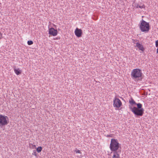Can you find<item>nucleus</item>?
<instances>
[{
	"label": "nucleus",
	"instance_id": "7",
	"mask_svg": "<svg viewBox=\"0 0 158 158\" xmlns=\"http://www.w3.org/2000/svg\"><path fill=\"white\" fill-rule=\"evenodd\" d=\"M58 34L57 30H55L53 27H51L49 29V34L53 36H56Z\"/></svg>",
	"mask_w": 158,
	"mask_h": 158
},
{
	"label": "nucleus",
	"instance_id": "3",
	"mask_svg": "<svg viewBox=\"0 0 158 158\" xmlns=\"http://www.w3.org/2000/svg\"><path fill=\"white\" fill-rule=\"evenodd\" d=\"M139 29L141 31L148 33L150 29L149 23L142 19L139 24Z\"/></svg>",
	"mask_w": 158,
	"mask_h": 158
},
{
	"label": "nucleus",
	"instance_id": "21",
	"mask_svg": "<svg viewBox=\"0 0 158 158\" xmlns=\"http://www.w3.org/2000/svg\"><path fill=\"white\" fill-rule=\"evenodd\" d=\"M156 53L158 54V52H156Z\"/></svg>",
	"mask_w": 158,
	"mask_h": 158
},
{
	"label": "nucleus",
	"instance_id": "8",
	"mask_svg": "<svg viewBox=\"0 0 158 158\" xmlns=\"http://www.w3.org/2000/svg\"><path fill=\"white\" fill-rule=\"evenodd\" d=\"M74 32L76 35L78 37H81V36L82 33L81 30V29H79L77 28L76 29Z\"/></svg>",
	"mask_w": 158,
	"mask_h": 158
},
{
	"label": "nucleus",
	"instance_id": "2",
	"mask_svg": "<svg viewBox=\"0 0 158 158\" xmlns=\"http://www.w3.org/2000/svg\"><path fill=\"white\" fill-rule=\"evenodd\" d=\"M142 73L141 70L139 69H133L131 72V77L135 80H140L142 79Z\"/></svg>",
	"mask_w": 158,
	"mask_h": 158
},
{
	"label": "nucleus",
	"instance_id": "9",
	"mask_svg": "<svg viewBox=\"0 0 158 158\" xmlns=\"http://www.w3.org/2000/svg\"><path fill=\"white\" fill-rule=\"evenodd\" d=\"M136 45L135 47H137L140 50L143 52L145 50V48H144L143 45L139 42H137L135 44Z\"/></svg>",
	"mask_w": 158,
	"mask_h": 158
},
{
	"label": "nucleus",
	"instance_id": "6",
	"mask_svg": "<svg viewBox=\"0 0 158 158\" xmlns=\"http://www.w3.org/2000/svg\"><path fill=\"white\" fill-rule=\"evenodd\" d=\"M122 105V103L118 98L115 97L113 101V106L114 107L118 109Z\"/></svg>",
	"mask_w": 158,
	"mask_h": 158
},
{
	"label": "nucleus",
	"instance_id": "17",
	"mask_svg": "<svg viewBox=\"0 0 158 158\" xmlns=\"http://www.w3.org/2000/svg\"><path fill=\"white\" fill-rule=\"evenodd\" d=\"M134 7L136 8H138V7H139V5L137 4V3H135L134 5Z\"/></svg>",
	"mask_w": 158,
	"mask_h": 158
},
{
	"label": "nucleus",
	"instance_id": "11",
	"mask_svg": "<svg viewBox=\"0 0 158 158\" xmlns=\"http://www.w3.org/2000/svg\"><path fill=\"white\" fill-rule=\"evenodd\" d=\"M14 70L15 73L17 75H19L21 73L22 71L19 69H16L15 68H14Z\"/></svg>",
	"mask_w": 158,
	"mask_h": 158
},
{
	"label": "nucleus",
	"instance_id": "20",
	"mask_svg": "<svg viewBox=\"0 0 158 158\" xmlns=\"http://www.w3.org/2000/svg\"><path fill=\"white\" fill-rule=\"evenodd\" d=\"M34 146H35V145H34Z\"/></svg>",
	"mask_w": 158,
	"mask_h": 158
},
{
	"label": "nucleus",
	"instance_id": "4",
	"mask_svg": "<svg viewBox=\"0 0 158 158\" xmlns=\"http://www.w3.org/2000/svg\"><path fill=\"white\" fill-rule=\"evenodd\" d=\"M120 146V144L118 143L117 139H111L110 148L111 151H117Z\"/></svg>",
	"mask_w": 158,
	"mask_h": 158
},
{
	"label": "nucleus",
	"instance_id": "14",
	"mask_svg": "<svg viewBox=\"0 0 158 158\" xmlns=\"http://www.w3.org/2000/svg\"><path fill=\"white\" fill-rule=\"evenodd\" d=\"M155 45L156 47L158 48L156 49V52H158V40L156 41Z\"/></svg>",
	"mask_w": 158,
	"mask_h": 158
},
{
	"label": "nucleus",
	"instance_id": "18",
	"mask_svg": "<svg viewBox=\"0 0 158 158\" xmlns=\"http://www.w3.org/2000/svg\"><path fill=\"white\" fill-rule=\"evenodd\" d=\"M139 8H145V5L143 4V5L142 6H139Z\"/></svg>",
	"mask_w": 158,
	"mask_h": 158
},
{
	"label": "nucleus",
	"instance_id": "15",
	"mask_svg": "<svg viewBox=\"0 0 158 158\" xmlns=\"http://www.w3.org/2000/svg\"><path fill=\"white\" fill-rule=\"evenodd\" d=\"M27 44L28 45H31L33 44V42L31 40H29L27 41Z\"/></svg>",
	"mask_w": 158,
	"mask_h": 158
},
{
	"label": "nucleus",
	"instance_id": "12",
	"mask_svg": "<svg viewBox=\"0 0 158 158\" xmlns=\"http://www.w3.org/2000/svg\"><path fill=\"white\" fill-rule=\"evenodd\" d=\"M42 150V148L41 147H39L36 148V151L38 153L40 152Z\"/></svg>",
	"mask_w": 158,
	"mask_h": 158
},
{
	"label": "nucleus",
	"instance_id": "13",
	"mask_svg": "<svg viewBox=\"0 0 158 158\" xmlns=\"http://www.w3.org/2000/svg\"><path fill=\"white\" fill-rule=\"evenodd\" d=\"M74 152H75L76 153H78L81 154V151L79 150H78L77 148L75 149L74 150Z\"/></svg>",
	"mask_w": 158,
	"mask_h": 158
},
{
	"label": "nucleus",
	"instance_id": "5",
	"mask_svg": "<svg viewBox=\"0 0 158 158\" xmlns=\"http://www.w3.org/2000/svg\"><path fill=\"white\" fill-rule=\"evenodd\" d=\"M9 123L7 116L0 114V126L7 125Z\"/></svg>",
	"mask_w": 158,
	"mask_h": 158
},
{
	"label": "nucleus",
	"instance_id": "19",
	"mask_svg": "<svg viewBox=\"0 0 158 158\" xmlns=\"http://www.w3.org/2000/svg\"><path fill=\"white\" fill-rule=\"evenodd\" d=\"M111 135H107V137H112Z\"/></svg>",
	"mask_w": 158,
	"mask_h": 158
},
{
	"label": "nucleus",
	"instance_id": "1",
	"mask_svg": "<svg viewBox=\"0 0 158 158\" xmlns=\"http://www.w3.org/2000/svg\"><path fill=\"white\" fill-rule=\"evenodd\" d=\"M129 103L131 105H129V108L137 117L143 115L144 110L142 107V104L140 103H137L132 98L129 101Z\"/></svg>",
	"mask_w": 158,
	"mask_h": 158
},
{
	"label": "nucleus",
	"instance_id": "10",
	"mask_svg": "<svg viewBox=\"0 0 158 158\" xmlns=\"http://www.w3.org/2000/svg\"><path fill=\"white\" fill-rule=\"evenodd\" d=\"M114 155L112 156V158H120L119 155L117 151L113 152Z\"/></svg>",
	"mask_w": 158,
	"mask_h": 158
},
{
	"label": "nucleus",
	"instance_id": "16",
	"mask_svg": "<svg viewBox=\"0 0 158 158\" xmlns=\"http://www.w3.org/2000/svg\"><path fill=\"white\" fill-rule=\"evenodd\" d=\"M32 155H34L35 156H37V154L36 153V152L35 150H34L33 151V152L32 153Z\"/></svg>",
	"mask_w": 158,
	"mask_h": 158
}]
</instances>
